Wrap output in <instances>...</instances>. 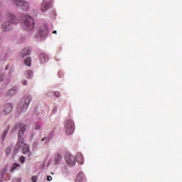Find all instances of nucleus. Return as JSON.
Segmentation results:
<instances>
[{
  "label": "nucleus",
  "mask_w": 182,
  "mask_h": 182,
  "mask_svg": "<svg viewBox=\"0 0 182 182\" xmlns=\"http://www.w3.org/2000/svg\"><path fill=\"white\" fill-rule=\"evenodd\" d=\"M6 21L2 23L1 30L5 32H9L13 28V25H17L19 23V20L16 16L11 13H6Z\"/></svg>",
  "instance_id": "f257e3e1"
},
{
  "label": "nucleus",
  "mask_w": 182,
  "mask_h": 182,
  "mask_svg": "<svg viewBox=\"0 0 182 182\" xmlns=\"http://www.w3.org/2000/svg\"><path fill=\"white\" fill-rule=\"evenodd\" d=\"M18 128H20V130L18 133V140L16 145V148L14 149V153H17L18 150H21L22 149L23 144H24V139H23V136L24 135V133L27 129V126L24 125L21 123H17L14 127L15 130H17Z\"/></svg>",
  "instance_id": "f03ea898"
},
{
  "label": "nucleus",
  "mask_w": 182,
  "mask_h": 182,
  "mask_svg": "<svg viewBox=\"0 0 182 182\" xmlns=\"http://www.w3.org/2000/svg\"><path fill=\"white\" fill-rule=\"evenodd\" d=\"M24 29L26 31H31L35 28V21L30 16H24Z\"/></svg>",
  "instance_id": "7ed1b4c3"
},
{
  "label": "nucleus",
  "mask_w": 182,
  "mask_h": 182,
  "mask_svg": "<svg viewBox=\"0 0 182 182\" xmlns=\"http://www.w3.org/2000/svg\"><path fill=\"white\" fill-rule=\"evenodd\" d=\"M22 100L24 102L23 107L21 104H19L17 107V112L19 113H21L28 109L32 100V97L31 95H25Z\"/></svg>",
  "instance_id": "20e7f679"
},
{
  "label": "nucleus",
  "mask_w": 182,
  "mask_h": 182,
  "mask_svg": "<svg viewBox=\"0 0 182 182\" xmlns=\"http://www.w3.org/2000/svg\"><path fill=\"white\" fill-rule=\"evenodd\" d=\"M65 127L68 135L73 134L75 131V124L72 119H67L65 122Z\"/></svg>",
  "instance_id": "39448f33"
},
{
  "label": "nucleus",
  "mask_w": 182,
  "mask_h": 182,
  "mask_svg": "<svg viewBox=\"0 0 182 182\" xmlns=\"http://www.w3.org/2000/svg\"><path fill=\"white\" fill-rule=\"evenodd\" d=\"M13 3L16 4L17 7H20L21 10L28 11L30 8V5L28 2L22 0H11Z\"/></svg>",
  "instance_id": "423d86ee"
},
{
  "label": "nucleus",
  "mask_w": 182,
  "mask_h": 182,
  "mask_svg": "<svg viewBox=\"0 0 182 182\" xmlns=\"http://www.w3.org/2000/svg\"><path fill=\"white\" fill-rule=\"evenodd\" d=\"M65 159L68 166L73 167L75 165V158L70 154H66Z\"/></svg>",
  "instance_id": "0eeeda50"
},
{
  "label": "nucleus",
  "mask_w": 182,
  "mask_h": 182,
  "mask_svg": "<svg viewBox=\"0 0 182 182\" xmlns=\"http://www.w3.org/2000/svg\"><path fill=\"white\" fill-rule=\"evenodd\" d=\"M50 0H44L41 6V12H46V11L50 9Z\"/></svg>",
  "instance_id": "6e6552de"
},
{
  "label": "nucleus",
  "mask_w": 182,
  "mask_h": 182,
  "mask_svg": "<svg viewBox=\"0 0 182 182\" xmlns=\"http://www.w3.org/2000/svg\"><path fill=\"white\" fill-rule=\"evenodd\" d=\"M38 33L41 37H46L49 34V28H48L47 26H43L40 28Z\"/></svg>",
  "instance_id": "1a4fd4ad"
},
{
  "label": "nucleus",
  "mask_w": 182,
  "mask_h": 182,
  "mask_svg": "<svg viewBox=\"0 0 182 182\" xmlns=\"http://www.w3.org/2000/svg\"><path fill=\"white\" fill-rule=\"evenodd\" d=\"M14 106L11 103L6 104L4 107L3 112L4 114L11 113L13 110Z\"/></svg>",
  "instance_id": "9d476101"
},
{
  "label": "nucleus",
  "mask_w": 182,
  "mask_h": 182,
  "mask_svg": "<svg viewBox=\"0 0 182 182\" xmlns=\"http://www.w3.org/2000/svg\"><path fill=\"white\" fill-rule=\"evenodd\" d=\"M75 162L77 161L79 164L82 165L84 163L83 156L80 152H78L75 157Z\"/></svg>",
  "instance_id": "9b49d317"
},
{
  "label": "nucleus",
  "mask_w": 182,
  "mask_h": 182,
  "mask_svg": "<svg viewBox=\"0 0 182 182\" xmlns=\"http://www.w3.org/2000/svg\"><path fill=\"white\" fill-rule=\"evenodd\" d=\"M22 151H23V154H28V157H31V152L30 151V146L29 145L25 144L23 145V147L22 149Z\"/></svg>",
  "instance_id": "f8f14e48"
},
{
  "label": "nucleus",
  "mask_w": 182,
  "mask_h": 182,
  "mask_svg": "<svg viewBox=\"0 0 182 182\" xmlns=\"http://www.w3.org/2000/svg\"><path fill=\"white\" fill-rule=\"evenodd\" d=\"M31 53V50L29 48H25L21 52V55L22 58H24V57L30 55Z\"/></svg>",
  "instance_id": "ddd939ff"
},
{
  "label": "nucleus",
  "mask_w": 182,
  "mask_h": 182,
  "mask_svg": "<svg viewBox=\"0 0 182 182\" xmlns=\"http://www.w3.org/2000/svg\"><path fill=\"white\" fill-rule=\"evenodd\" d=\"M17 92H18V87H14L12 89H11L7 92L6 95L9 97H11L16 95Z\"/></svg>",
  "instance_id": "4468645a"
},
{
  "label": "nucleus",
  "mask_w": 182,
  "mask_h": 182,
  "mask_svg": "<svg viewBox=\"0 0 182 182\" xmlns=\"http://www.w3.org/2000/svg\"><path fill=\"white\" fill-rule=\"evenodd\" d=\"M40 60L42 63H45L46 62H48V55H46V53H41Z\"/></svg>",
  "instance_id": "2eb2a0df"
},
{
  "label": "nucleus",
  "mask_w": 182,
  "mask_h": 182,
  "mask_svg": "<svg viewBox=\"0 0 182 182\" xmlns=\"http://www.w3.org/2000/svg\"><path fill=\"white\" fill-rule=\"evenodd\" d=\"M61 160H62V156L59 154H56L54 158V165L56 166L60 164Z\"/></svg>",
  "instance_id": "dca6fc26"
},
{
  "label": "nucleus",
  "mask_w": 182,
  "mask_h": 182,
  "mask_svg": "<svg viewBox=\"0 0 182 182\" xmlns=\"http://www.w3.org/2000/svg\"><path fill=\"white\" fill-rule=\"evenodd\" d=\"M75 182H85V177L82 173L77 175Z\"/></svg>",
  "instance_id": "f3484780"
},
{
  "label": "nucleus",
  "mask_w": 182,
  "mask_h": 182,
  "mask_svg": "<svg viewBox=\"0 0 182 182\" xmlns=\"http://www.w3.org/2000/svg\"><path fill=\"white\" fill-rule=\"evenodd\" d=\"M32 64V60L31 57H27L25 60V65L30 67Z\"/></svg>",
  "instance_id": "a211bd4d"
},
{
  "label": "nucleus",
  "mask_w": 182,
  "mask_h": 182,
  "mask_svg": "<svg viewBox=\"0 0 182 182\" xmlns=\"http://www.w3.org/2000/svg\"><path fill=\"white\" fill-rule=\"evenodd\" d=\"M18 167H20V164H17V163H14L13 164L12 168H11V171H14L15 170H16Z\"/></svg>",
  "instance_id": "6ab92c4d"
},
{
  "label": "nucleus",
  "mask_w": 182,
  "mask_h": 182,
  "mask_svg": "<svg viewBox=\"0 0 182 182\" xmlns=\"http://www.w3.org/2000/svg\"><path fill=\"white\" fill-rule=\"evenodd\" d=\"M33 76V73L32 71H28L26 73V77L28 79H31Z\"/></svg>",
  "instance_id": "aec40b11"
},
{
  "label": "nucleus",
  "mask_w": 182,
  "mask_h": 182,
  "mask_svg": "<svg viewBox=\"0 0 182 182\" xmlns=\"http://www.w3.org/2000/svg\"><path fill=\"white\" fill-rule=\"evenodd\" d=\"M8 132H9V130H5V131L4 132V133H3V134H2V137H1V139H2L3 140H5V138H6V136Z\"/></svg>",
  "instance_id": "412c9836"
},
{
  "label": "nucleus",
  "mask_w": 182,
  "mask_h": 182,
  "mask_svg": "<svg viewBox=\"0 0 182 182\" xmlns=\"http://www.w3.org/2000/svg\"><path fill=\"white\" fill-rule=\"evenodd\" d=\"M20 162L21 163V164H24L25 162H26V157L25 156H21V157H20Z\"/></svg>",
  "instance_id": "4be33fe9"
},
{
  "label": "nucleus",
  "mask_w": 182,
  "mask_h": 182,
  "mask_svg": "<svg viewBox=\"0 0 182 182\" xmlns=\"http://www.w3.org/2000/svg\"><path fill=\"white\" fill-rule=\"evenodd\" d=\"M6 173V169H2V171L0 172V176L2 178Z\"/></svg>",
  "instance_id": "5701e85b"
},
{
  "label": "nucleus",
  "mask_w": 182,
  "mask_h": 182,
  "mask_svg": "<svg viewBox=\"0 0 182 182\" xmlns=\"http://www.w3.org/2000/svg\"><path fill=\"white\" fill-rule=\"evenodd\" d=\"M11 148H9V147L6 148V154L7 156H9V154H11Z\"/></svg>",
  "instance_id": "b1692460"
},
{
  "label": "nucleus",
  "mask_w": 182,
  "mask_h": 182,
  "mask_svg": "<svg viewBox=\"0 0 182 182\" xmlns=\"http://www.w3.org/2000/svg\"><path fill=\"white\" fill-rule=\"evenodd\" d=\"M34 128H35L36 129H41V123H38V122L36 123V124H35V126H34Z\"/></svg>",
  "instance_id": "393cba45"
},
{
  "label": "nucleus",
  "mask_w": 182,
  "mask_h": 182,
  "mask_svg": "<svg viewBox=\"0 0 182 182\" xmlns=\"http://www.w3.org/2000/svg\"><path fill=\"white\" fill-rule=\"evenodd\" d=\"M4 78H5V74H3V73L0 74V82L4 81Z\"/></svg>",
  "instance_id": "a878e982"
},
{
  "label": "nucleus",
  "mask_w": 182,
  "mask_h": 182,
  "mask_svg": "<svg viewBox=\"0 0 182 182\" xmlns=\"http://www.w3.org/2000/svg\"><path fill=\"white\" fill-rule=\"evenodd\" d=\"M31 181H32V182H36V181H38V176H32Z\"/></svg>",
  "instance_id": "bb28decb"
},
{
  "label": "nucleus",
  "mask_w": 182,
  "mask_h": 182,
  "mask_svg": "<svg viewBox=\"0 0 182 182\" xmlns=\"http://www.w3.org/2000/svg\"><path fill=\"white\" fill-rule=\"evenodd\" d=\"M21 83H22V85H27L28 82H27V80H22Z\"/></svg>",
  "instance_id": "cd10ccee"
},
{
  "label": "nucleus",
  "mask_w": 182,
  "mask_h": 182,
  "mask_svg": "<svg viewBox=\"0 0 182 182\" xmlns=\"http://www.w3.org/2000/svg\"><path fill=\"white\" fill-rule=\"evenodd\" d=\"M55 95L57 97H60V94L59 92H55Z\"/></svg>",
  "instance_id": "c85d7f7f"
},
{
  "label": "nucleus",
  "mask_w": 182,
  "mask_h": 182,
  "mask_svg": "<svg viewBox=\"0 0 182 182\" xmlns=\"http://www.w3.org/2000/svg\"><path fill=\"white\" fill-rule=\"evenodd\" d=\"M47 181H52V177L50 176H47Z\"/></svg>",
  "instance_id": "c756f323"
},
{
  "label": "nucleus",
  "mask_w": 182,
  "mask_h": 182,
  "mask_svg": "<svg viewBox=\"0 0 182 182\" xmlns=\"http://www.w3.org/2000/svg\"><path fill=\"white\" fill-rule=\"evenodd\" d=\"M9 69V65H6L5 70H8Z\"/></svg>",
  "instance_id": "7c9ffc66"
},
{
  "label": "nucleus",
  "mask_w": 182,
  "mask_h": 182,
  "mask_svg": "<svg viewBox=\"0 0 182 182\" xmlns=\"http://www.w3.org/2000/svg\"><path fill=\"white\" fill-rule=\"evenodd\" d=\"M46 139H47L46 137L43 138V139H41V141H45Z\"/></svg>",
  "instance_id": "2f4dec72"
},
{
  "label": "nucleus",
  "mask_w": 182,
  "mask_h": 182,
  "mask_svg": "<svg viewBox=\"0 0 182 182\" xmlns=\"http://www.w3.org/2000/svg\"><path fill=\"white\" fill-rule=\"evenodd\" d=\"M56 33H57V31L55 30L53 31V34H56Z\"/></svg>",
  "instance_id": "473e14b6"
},
{
  "label": "nucleus",
  "mask_w": 182,
  "mask_h": 182,
  "mask_svg": "<svg viewBox=\"0 0 182 182\" xmlns=\"http://www.w3.org/2000/svg\"><path fill=\"white\" fill-rule=\"evenodd\" d=\"M16 182H21V179H18Z\"/></svg>",
  "instance_id": "72a5a7b5"
},
{
  "label": "nucleus",
  "mask_w": 182,
  "mask_h": 182,
  "mask_svg": "<svg viewBox=\"0 0 182 182\" xmlns=\"http://www.w3.org/2000/svg\"><path fill=\"white\" fill-rule=\"evenodd\" d=\"M60 73H61L60 71H59V73H58L59 75H60Z\"/></svg>",
  "instance_id": "f704fd0d"
}]
</instances>
